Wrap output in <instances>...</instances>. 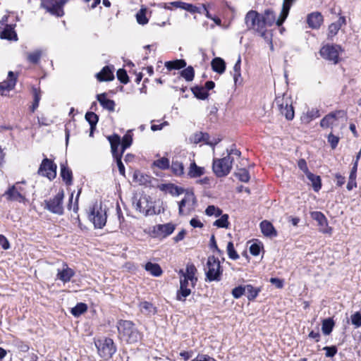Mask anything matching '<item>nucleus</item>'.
Masks as SVG:
<instances>
[{
    "label": "nucleus",
    "instance_id": "obj_1",
    "mask_svg": "<svg viewBox=\"0 0 361 361\" xmlns=\"http://www.w3.org/2000/svg\"><path fill=\"white\" fill-rule=\"evenodd\" d=\"M245 23L247 30H252L257 32L267 43L270 44L271 49H274L271 41V32L264 28L261 14L253 10L248 11L245 17Z\"/></svg>",
    "mask_w": 361,
    "mask_h": 361
},
{
    "label": "nucleus",
    "instance_id": "obj_2",
    "mask_svg": "<svg viewBox=\"0 0 361 361\" xmlns=\"http://www.w3.org/2000/svg\"><path fill=\"white\" fill-rule=\"evenodd\" d=\"M117 329L121 339L128 343H137L142 338V334L135 328L134 323L131 321H118Z\"/></svg>",
    "mask_w": 361,
    "mask_h": 361
},
{
    "label": "nucleus",
    "instance_id": "obj_3",
    "mask_svg": "<svg viewBox=\"0 0 361 361\" xmlns=\"http://www.w3.org/2000/svg\"><path fill=\"white\" fill-rule=\"evenodd\" d=\"M197 199L192 190H185L183 198L178 202V214L188 216L195 210Z\"/></svg>",
    "mask_w": 361,
    "mask_h": 361
},
{
    "label": "nucleus",
    "instance_id": "obj_4",
    "mask_svg": "<svg viewBox=\"0 0 361 361\" xmlns=\"http://www.w3.org/2000/svg\"><path fill=\"white\" fill-rule=\"evenodd\" d=\"M88 219L97 228H103L106 222V210L102 208V204L95 202L90 209Z\"/></svg>",
    "mask_w": 361,
    "mask_h": 361
},
{
    "label": "nucleus",
    "instance_id": "obj_5",
    "mask_svg": "<svg viewBox=\"0 0 361 361\" xmlns=\"http://www.w3.org/2000/svg\"><path fill=\"white\" fill-rule=\"evenodd\" d=\"M274 105L287 120L291 121L293 119L295 113L290 97L286 94L277 96L274 100Z\"/></svg>",
    "mask_w": 361,
    "mask_h": 361
},
{
    "label": "nucleus",
    "instance_id": "obj_6",
    "mask_svg": "<svg viewBox=\"0 0 361 361\" xmlns=\"http://www.w3.org/2000/svg\"><path fill=\"white\" fill-rule=\"evenodd\" d=\"M234 158L225 157L221 159H214L213 161V171L217 177H224L231 171Z\"/></svg>",
    "mask_w": 361,
    "mask_h": 361
},
{
    "label": "nucleus",
    "instance_id": "obj_7",
    "mask_svg": "<svg viewBox=\"0 0 361 361\" xmlns=\"http://www.w3.org/2000/svg\"><path fill=\"white\" fill-rule=\"evenodd\" d=\"M207 268L206 276L208 281H220L222 270L218 258L214 256H209L207 262Z\"/></svg>",
    "mask_w": 361,
    "mask_h": 361
},
{
    "label": "nucleus",
    "instance_id": "obj_8",
    "mask_svg": "<svg viewBox=\"0 0 361 361\" xmlns=\"http://www.w3.org/2000/svg\"><path fill=\"white\" fill-rule=\"evenodd\" d=\"M69 0H40L41 7L52 16L62 17L64 15L63 6Z\"/></svg>",
    "mask_w": 361,
    "mask_h": 361
},
{
    "label": "nucleus",
    "instance_id": "obj_9",
    "mask_svg": "<svg viewBox=\"0 0 361 361\" xmlns=\"http://www.w3.org/2000/svg\"><path fill=\"white\" fill-rule=\"evenodd\" d=\"M63 191H59L53 198L44 201V209L53 214L62 215L63 214Z\"/></svg>",
    "mask_w": 361,
    "mask_h": 361
},
{
    "label": "nucleus",
    "instance_id": "obj_10",
    "mask_svg": "<svg viewBox=\"0 0 361 361\" xmlns=\"http://www.w3.org/2000/svg\"><path fill=\"white\" fill-rule=\"evenodd\" d=\"M99 355L104 360L109 359L116 353V348L111 338L99 340L95 343Z\"/></svg>",
    "mask_w": 361,
    "mask_h": 361
},
{
    "label": "nucleus",
    "instance_id": "obj_11",
    "mask_svg": "<svg viewBox=\"0 0 361 361\" xmlns=\"http://www.w3.org/2000/svg\"><path fill=\"white\" fill-rule=\"evenodd\" d=\"M133 204L135 209L140 213L144 214L145 216L153 215L155 214L154 208L152 207V203L148 201L146 196L133 197Z\"/></svg>",
    "mask_w": 361,
    "mask_h": 361
},
{
    "label": "nucleus",
    "instance_id": "obj_12",
    "mask_svg": "<svg viewBox=\"0 0 361 361\" xmlns=\"http://www.w3.org/2000/svg\"><path fill=\"white\" fill-rule=\"evenodd\" d=\"M37 173L42 176L52 180L56 176V165L51 160L45 158L42 160Z\"/></svg>",
    "mask_w": 361,
    "mask_h": 361
},
{
    "label": "nucleus",
    "instance_id": "obj_13",
    "mask_svg": "<svg viewBox=\"0 0 361 361\" xmlns=\"http://www.w3.org/2000/svg\"><path fill=\"white\" fill-rule=\"evenodd\" d=\"M345 118V113L343 111L332 112L325 116L320 121V126L323 128H331L338 125L339 118Z\"/></svg>",
    "mask_w": 361,
    "mask_h": 361
},
{
    "label": "nucleus",
    "instance_id": "obj_14",
    "mask_svg": "<svg viewBox=\"0 0 361 361\" xmlns=\"http://www.w3.org/2000/svg\"><path fill=\"white\" fill-rule=\"evenodd\" d=\"M341 47L338 45H326L320 50L321 56L329 61L337 63L338 61L339 51Z\"/></svg>",
    "mask_w": 361,
    "mask_h": 361
},
{
    "label": "nucleus",
    "instance_id": "obj_15",
    "mask_svg": "<svg viewBox=\"0 0 361 361\" xmlns=\"http://www.w3.org/2000/svg\"><path fill=\"white\" fill-rule=\"evenodd\" d=\"M191 287L190 279L180 276V288L176 293V300L185 302L186 298L191 294Z\"/></svg>",
    "mask_w": 361,
    "mask_h": 361
},
{
    "label": "nucleus",
    "instance_id": "obj_16",
    "mask_svg": "<svg viewBox=\"0 0 361 361\" xmlns=\"http://www.w3.org/2000/svg\"><path fill=\"white\" fill-rule=\"evenodd\" d=\"M16 80L13 72L9 71L7 80L0 82V94L5 95L6 92L13 90L16 84Z\"/></svg>",
    "mask_w": 361,
    "mask_h": 361
},
{
    "label": "nucleus",
    "instance_id": "obj_17",
    "mask_svg": "<svg viewBox=\"0 0 361 361\" xmlns=\"http://www.w3.org/2000/svg\"><path fill=\"white\" fill-rule=\"evenodd\" d=\"M4 195L6 196L7 200L10 201L24 202L25 200V194H21V192L18 190V184L10 187L7 191L5 192Z\"/></svg>",
    "mask_w": 361,
    "mask_h": 361
},
{
    "label": "nucleus",
    "instance_id": "obj_18",
    "mask_svg": "<svg viewBox=\"0 0 361 361\" xmlns=\"http://www.w3.org/2000/svg\"><path fill=\"white\" fill-rule=\"evenodd\" d=\"M197 269L192 264H188L185 268V271L180 269L178 274L180 277H183L190 279L192 287H194L197 279L195 277V272Z\"/></svg>",
    "mask_w": 361,
    "mask_h": 361
},
{
    "label": "nucleus",
    "instance_id": "obj_19",
    "mask_svg": "<svg viewBox=\"0 0 361 361\" xmlns=\"http://www.w3.org/2000/svg\"><path fill=\"white\" fill-rule=\"evenodd\" d=\"M74 275L73 269L68 267L66 264H63L62 269H58L57 270L56 279L66 283L69 282Z\"/></svg>",
    "mask_w": 361,
    "mask_h": 361
},
{
    "label": "nucleus",
    "instance_id": "obj_20",
    "mask_svg": "<svg viewBox=\"0 0 361 361\" xmlns=\"http://www.w3.org/2000/svg\"><path fill=\"white\" fill-rule=\"evenodd\" d=\"M323 22V16L320 13H312L307 16V23L310 27L317 29Z\"/></svg>",
    "mask_w": 361,
    "mask_h": 361
},
{
    "label": "nucleus",
    "instance_id": "obj_21",
    "mask_svg": "<svg viewBox=\"0 0 361 361\" xmlns=\"http://www.w3.org/2000/svg\"><path fill=\"white\" fill-rule=\"evenodd\" d=\"M114 68L106 66L100 72L97 73L96 77L99 81H111L114 80Z\"/></svg>",
    "mask_w": 361,
    "mask_h": 361
},
{
    "label": "nucleus",
    "instance_id": "obj_22",
    "mask_svg": "<svg viewBox=\"0 0 361 361\" xmlns=\"http://www.w3.org/2000/svg\"><path fill=\"white\" fill-rule=\"evenodd\" d=\"M159 188L161 191L169 193L173 196H178L185 192L184 189L179 188L173 183L161 184L159 186Z\"/></svg>",
    "mask_w": 361,
    "mask_h": 361
},
{
    "label": "nucleus",
    "instance_id": "obj_23",
    "mask_svg": "<svg viewBox=\"0 0 361 361\" xmlns=\"http://www.w3.org/2000/svg\"><path fill=\"white\" fill-rule=\"evenodd\" d=\"M15 25L6 24L4 30L1 32L0 37L1 39L8 40L17 41L18 36L14 30Z\"/></svg>",
    "mask_w": 361,
    "mask_h": 361
},
{
    "label": "nucleus",
    "instance_id": "obj_24",
    "mask_svg": "<svg viewBox=\"0 0 361 361\" xmlns=\"http://www.w3.org/2000/svg\"><path fill=\"white\" fill-rule=\"evenodd\" d=\"M293 1L294 0H283V7L280 16L276 21L278 26L281 25L285 21Z\"/></svg>",
    "mask_w": 361,
    "mask_h": 361
},
{
    "label": "nucleus",
    "instance_id": "obj_25",
    "mask_svg": "<svg viewBox=\"0 0 361 361\" xmlns=\"http://www.w3.org/2000/svg\"><path fill=\"white\" fill-rule=\"evenodd\" d=\"M97 99L102 107L110 111H114L115 109V102L114 100L109 99L106 97L105 93L97 94Z\"/></svg>",
    "mask_w": 361,
    "mask_h": 361
},
{
    "label": "nucleus",
    "instance_id": "obj_26",
    "mask_svg": "<svg viewBox=\"0 0 361 361\" xmlns=\"http://www.w3.org/2000/svg\"><path fill=\"white\" fill-rule=\"evenodd\" d=\"M108 140L111 145V153L113 157H116L118 155H122L121 152L119 153L118 151V147L121 146V137L119 135L114 134L113 135L109 136Z\"/></svg>",
    "mask_w": 361,
    "mask_h": 361
},
{
    "label": "nucleus",
    "instance_id": "obj_27",
    "mask_svg": "<svg viewBox=\"0 0 361 361\" xmlns=\"http://www.w3.org/2000/svg\"><path fill=\"white\" fill-rule=\"evenodd\" d=\"M262 233L267 237H275L277 235L276 231L272 224L267 221H263L260 223Z\"/></svg>",
    "mask_w": 361,
    "mask_h": 361
},
{
    "label": "nucleus",
    "instance_id": "obj_28",
    "mask_svg": "<svg viewBox=\"0 0 361 361\" xmlns=\"http://www.w3.org/2000/svg\"><path fill=\"white\" fill-rule=\"evenodd\" d=\"M320 116L319 111L317 109H308L306 113H303L300 117L302 123L307 124L313 119Z\"/></svg>",
    "mask_w": 361,
    "mask_h": 361
},
{
    "label": "nucleus",
    "instance_id": "obj_29",
    "mask_svg": "<svg viewBox=\"0 0 361 361\" xmlns=\"http://www.w3.org/2000/svg\"><path fill=\"white\" fill-rule=\"evenodd\" d=\"M345 23L346 20L344 16H341L336 22L332 23L329 26V37L335 36L341 29V26L345 25Z\"/></svg>",
    "mask_w": 361,
    "mask_h": 361
},
{
    "label": "nucleus",
    "instance_id": "obj_30",
    "mask_svg": "<svg viewBox=\"0 0 361 361\" xmlns=\"http://www.w3.org/2000/svg\"><path fill=\"white\" fill-rule=\"evenodd\" d=\"M261 16L265 29L268 26H271L276 20L275 13L271 10H266L263 14H261Z\"/></svg>",
    "mask_w": 361,
    "mask_h": 361
},
{
    "label": "nucleus",
    "instance_id": "obj_31",
    "mask_svg": "<svg viewBox=\"0 0 361 361\" xmlns=\"http://www.w3.org/2000/svg\"><path fill=\"white\" fill-rule=\"evenodd\" d=\"M186 61L184 59H176L165 62V67L168 71L180 70L186 66Z\"/></svg>",
    "mask_w": 361,
    "mask_h": 361
},
{
    "label": "nucleus",
    "instance_id": "obj_32",
    "mask_svg": "<svg viewBox=\"0 0 361 361\" xmlns=\"http://www.w3.org/2000/svg\"><path fill=\"white\" fill-rule=\"evenodd\" d=\"M212 70L219 74L224 73L226 70L225 61L219 57L214 58L211 63Z\"/></svg>",
    "mask_w": 361,
    "mask_h": 361
},
{
    "label": "nucleus",
    "instance_id": "obj_33",
    "mask_svg": "<svg viewBox=\"0 0 361 361\" xmlns=\"http://www.w3.org/2000/svg\"><path fill=\"white\" fill-rule=\"evenodd\" d=\"M157 232L161 234L164 237L171 235L175 230V225L171 223L165 224H159L157 226Z\"/></svg>",
    "mask_w": 361,
    "mask_h": 361
},
{
    "label": "nucleus",
    "instance_id": "obj_34",
    "mask_svg": "<svg viewBox=\"0 0 361 361\" xmlns=\"http://www.w3.org/2000/svg\"><path fill=\"white\" fill-rule=\"evenodd\" d=\"M61 176L66 185H71L72 183V171L64 164H61Z\"/></svg>",
    "mask_w": 361,
    "mask_h": 361
},
{
    "label": "nucleus",
    "instance_id": "obj_35",
    "mask_svg": "<svg viewBox=\"0 0 361 361\" xmlns=\"http://www.w3.org/2000/svg\"><path fill=\"white\" fill-rule=\"evenodd\" d=\"M145 269L154 276L157 277L161 276L162 274V269L161 267L156 263L149 262L145 264Z\"/></svg>",
    "mask_w": 361,
    "mask_h": 361
},
{
    "label": "nucleus",
    "instance_id": "obj_36",
    "mask_svg": "<svg viewBox=\"0 0 361 361\" xmlns=\"http://www.w3.org/2000/svg\"><path fill=\"white\" fill-rule=\"evenodd\" d=\"M306 176L307 179L311 182L314 190L318 192L322 187L320 177L313 174L311 172H308Z\"/></svg>",
    "mask_w": 361,
    "mask_h": 361
},
{
    "label": "nucleus",
    "instance_id": "obj_37",
    "mask_svg": "<svg viewBox=\"0 0 361 361\" xmlns=\"http://www.w3.org/2000/svg\"><path fill=\"white\" fill-rule=\"evenodd\" d=\"M204 172V168L197 166L195 162H192L190 164L188 175L190 178H197L201 176Z\"/></svg>",
    "mask_w": 361,
    "mask_h": 361
},
{
    "label": "nucleus",
    "instance_id": "obj_38",
    "mask_svg": "<svg viewBox=\"0 0 361 361\" xmlns=\"http://www.w3.org/2000/svg\"><path fill=\"white\" fill-rule=\"evenodd\" d=\"M180 76L185 80L187 82H191L193 80L195 77V70L192 66H189L180 71Z\"/></svg>",
    "mask_w": 361,
    "mask_h": 361
},
{
    "label": "nucleus",
    "instance_id": "obj_39",
    "mask_svg": "<svg viewBox=\"0 0 361 361\" xmlns=\"http://www.w3.org/2000/svg\"><path fill=\"white\" fill-rule=\"evenodd\" d=\"M139 308L142 313L145 314H151L155 313V307L153 305L147 301L141 302L139 304Z\"/></svg>",
    "mask_w": 361,
    "mask_h": 361
},
{
    "label": "nucleus",
    "instance_id": "obj_40",
    "mask_svg": "<svg viewBox=\"0 0 361 361\" xmlns=\"http://www.w3.org/2000/svg\"><path fill=\"white\" fill-rule=\"evenodd\" d=\"M191 90L194 95L200 99L204 100L207 99L209 96L207 90H205V88L202 86H195L191 89Z\"/></svg>",
    "mask_w": 361,
    "mask_h": 361
},
{
    "label": "nucleus",
    "instance_id": "obj_41",
    "mask_svg": "<svg viewBox=\"0 0 361 361\" xmlns=\"http://www.w3.org/2000/svg\"><path fill=\"white\" fill-rule=\"evenodd\" d=\"M260 291V288H255L250 284L245 286V294L247 295V298L249 300H254Z\"/></svg>",
    "mask_w": 361,
    "mask_h": 361
},
{
    "label": "nucleus",
    "instance_id": "obj_42",
    "mask_svg": "<svg viewBox=\"0 0 361 361\" xmlns=\"http://www.w3.org/2000/svg\"><path fill=\"white\" fill-rule=\"evenodd\" d=\"M334 322L331 318L325 319L322 322V330L324 334L329 335L334 328Z\"/></svg>",
    "mask_w": 361,
    "mask_h": 361
},
{
    "label": "nucleus",
    "instance_id": "obj_43",
    "mask_svg": "<svg viewBox=\"0 0 361 361\" xmlns=\"http://www.w3.org/2000/svg\"><path fill=\"white\" fill-rule=\"evenodd\" d=\"M207 138H208V134L202 132H198L192 135L190 137V141L194 144H198L200 142H204L206 144Z\"/></svg>",
    "mask_w": 361,
    "mask_h": 361
},
{
    "label": "nucleus",
    "instance_id": "obj_44",
    "mask_svg": "<svg viewBox=\"0 0 361 361\" xmlns=\"http://www.w3.org/2000/svg\"><path fill=\"white\" fill-rule=\"evenodd\" d=\"M146 13L147 8L145 7H142L136 13V20L140 25H144L148 23L149 20L146 16Z\"/></svg>",
    "mask_w": 361,
    "mask_h": 361
},
{
    "label": "nucleus",
    "instance_id": "obj_45",
    "mask_svg": "<svg viewBox=\"0 0 361 361\" xmlns=\"http://www.w3.org/2000/svg\"><path fill=\"white\" fill-rule=\"evenodd\" d=\"M312 217L317 221L322 227L327 226V219L326 216L320 212H314L312 213Z\"/></svg>",
    "mask_w": 361,
    "mask_h": 361
},
{
    "label": "nucleus",
    "instance_id": "obj_46",
    "mask_svg": "<svg viewBox=\"0 0 361 361\" xmlns=\"http://www.w3.org/2000/svg\"><path fill=\"white\" fill-rule=\"evenodd\" d=\"M172 172L176 176H181L184 173V166L183 163L178 160H173L171 164Z\"/></svg>",
    "mask_w": 361,
    "mask_h": 361
},
{
    "label": "nucleus",
    "instance_id": "obj_47",
    "mask_svg": "<svg viewBox=\"0 0 361 361\" xmlns=\"http://www.w3.org/2000/svg\"><path fill=\"white\" fill-rule=\"evenodd\" d=\"M214 226L218 228H227L229 225L228 222V214H222L220 216V218L216 219L214 224Z\"/></svg>",
    "mask_w": 361,
    "mask_h": 361
},
{
    "label": "nucleus",
    "instance_id": "obj_48",
    "mask_svg": "<svg viewBox=\"0 0 361 361\" xmlns=\"http://www.w3.org/2000/svg\"><path fill=\"white\" fill-rule=\"evenodd\" d=\"M87 305L83 302L78 303L74 307L71 309V314L75 317H79L87 311Z\"/></svg>",
    "mask_w": 361,
    "mask_h": 361
},
{
    "label": "nucleus",
    "instance_id": "obj_49",
    "mask_svg": "<svg viewBox=\"0 0 361 361\" xmlns=\"http://www.w3.org/2000/svg\"><path fill=\"white\" fill-rule=\"evenodd\" d=\"M235 176L240 180L241 182L247 183L250 180V174L247 169H238V171L235 173Z\"/></svg>",
    "mask_w": 361,
    "mask_h": 361
},
{
    "label": "nucleus",
    "instance_id": "obj_50",
    "mask_svg": "<svg viewBox=\"0 0 361 361\" xmlns=\"http://www.w3.org/2000/svg\"><path fill=\"white\" fill-rule=\"evenodd\" d=\"M153 166H154L161 170L168 169L170 166L169 159L166 157H162L161 159L155 160L153 162Z\"/></svg>",
    "mask_w": 361,
    "mask_h": 361
},
{
    "label": "nucleus",
    "instance_id": "obj_51",
    "mask_svg": "<svg viewBox=\"0 0 361 361\" xmlns=\"http://www.w3.org/2000/svg\"><path fill=\"white\" fill-rule=\"evenodd\" d=\"M121 154H123L124 152V151L131 145V144L133 142L132 135L129 133H127L123 137L122 140H121Z\"/></svg>",
    "mask_w": 361,
    "mask_h": 361
},
{
    "label": "nucleus",
    "instance_id": "obj_52",
    "mask_svg": "<svg viewBox=\"0 0 361 361\" xmlns=\"http://www.w3.org/2000/svg\"><path fill=\"white\" fill-rule=\"evenodd\" d=\"M85 119L89 123L90 127H96L99 117L94 112L88 111L85 114Z\"/></svg>",
    "mask_w": 361,
    "mask_h": 361
},
{
    "label": "nucleus",
    "instance_id": "obj_53",
    "mask_svg": "<svg viewBox=\"0 0 361 361\" xmlns=\"http://www.w3.org/2000/svg\"><path fill=\"white\" fill-rule=\"evenodd\" d=\"M205 214L207 216H214L216 217L220 216L222 214V210L214 205H209L205 210Z\"/></svg>",
    "mask_w": 361,
    "mask_h": 361
},
{
    "label": "nucleus",
    "instance_id": "obj_54",
    "mask_svg": "<svg viewBox=\"0 0 361 361\" xmlns=\"http://www.w3.org/2000/svg\"><path fill=\"white\" fill-rule=\"evenodd\" d=\"M42 56L41 50H35L27 54V61L32 63H37Z\"/></svg>",
    "mask_w": 361,
    "mask_h": 361
},
{
    "label": "nucleus",
    "instance_id": "obj_55",
    "mask_svg": "<svg viewBox=\"0 0 361 361\" xmlns=\"http://www.w3.org/2000/svg\"><path fill=\"white\" fill-rule=\"evenodd\" d=\"M118 80L123 84H127L129 82V78L127 72L123 68H120L116 73Z\"/></svg>",
    "mask_w": 361,
    "mask_h": 361
},
{
    "label": "nucleus",
    "instance_id": "obj_56",
    "mask_svg": "<svg viewBox=\"0 0 361 361\" xmlns=\"http://www.w3.org/2000/svg\"><path fill=\"white\" fill-rule=\"evenodd\" d=\"M227 252L229 258L231 259H237L239 258V255L235 250L233 242H228L227 245Z\"/></svg>",
    "mask_w": 361,
    "mask_h": 361
},
{
    "label": "nucleus",
    "instance_id": "obj_57",
    "mask_svg": "<svg viewBox=\"0 0 361 361\" xmlns=\"http://www.w3.org/2000/svg\"><path fill=\"white\" fill-rule=\"evenodd\" d=\"M351 323L355 328L361 326V313L356 312L350 316Z\"/></svg>",
    "mask_w": 361,
    "mask_h": 361
},
{
    "label": "nucleus",
    "instance_id": "obj_58",
    "mask_svg": "<svg viewBox=\"0 0 361 361\" xmlns=\"http://www.w3.org/2000/svg\"><path fill=\"white\" fill-rule=\"evenodd\" d=\"M244 294H245V286H239L232 290V295L235 299L240 298Z\"/></svg>",
    "mask_w": 361,
    "mask_h": 361
},
{
    "label": "nucleus",
    "instance_id": "obj_59",
    "mask_svg": "<svg viewBox=\"0 0 361 361\" xmlns=\"http://www.w3.org/2000/svg\"><path fill=\"white\" fill-rule=\"evenodd\" d=\"M327 140H328L329 143L331 145V147L332 149H335L338 144L339 137L337 135H335L332 133H330L327 137Z\"/></svg>",
    "mask_w": 361,
    "mask_h": 361
},
{
    "label": "nucleus",
    "instance_id": "obj_60",
    "mask_svg": "<svg viewBox=\"0 0 361 361\" xmlns=\"http://www.w3.org/2000/svg\"><path fill=\"white\" fill-rule=\"evenodd\" d=\"M184 10L190 12V13H202L201 8L188 3H185Z\"/></svg>",
    "mask_w": 361,
    "mask_h": 361
},
{
    "label": "nucleus",
    "instance_id": "obj_61",
    "mask_svg": "<svg viewBox=\"0 0 361 361\" xmlns=\"http://www.w3.org/2000/svg\"><path fill=\"white\" fill-rule=\"evenodd\" d=\"M323 350L326 351V357H333L338 351L336 345L325 346Z\"/></svg>",
    "mask_w": 361,
    "mask_h": 361
},
{
    "label": "nucleus",
    "instance_id": "obj_62",
    "mask_svg": "<svg viewBox=\"0 0 361 361\" xmlns=\"http://www.w3.org/2000/svg\"><path fill=\"white\" fill-rule=\"evenodd\" d=\"M226 152H227L226 157H230V158H233V156L240 157L241 155V152L235 147L234 145H233L230 149H227Z\"/></svg>",
    "mask_w": 361,
    "mask_h": 361
},
{
    "label": "nucleus",
    "instance_id": "obj_63",
    "mask_svg": "<svg viewBox=\"0 0 361 361\" xmlns=\"http://www.w3.org/2000/svg\"><path fill=\"white\" fill-rule=\"evenodd\" d=\"M298 166L299 169L305 173V174L307 176L308 172H310L308 169L307 162L305 159H301L298 162Z\"/></svg>",
    "mask_w": 361,
    "mask_h": 361
},
{
    "label": "nucleus",
    "instance_id": "obj_64",
    "mask_svg": "<svg viewBox=\"0 0 361 361\" xmlns=\"http://www.w3.org/2000/svg\"><path fill=\"white\" fill-rule=\"evenodd\" d=\"M32 92L33 94V101L39 103L42 96L41 90L39 88L32 87Z\"/></svg>",
    "mask_w": 361,
    "mask_h": 361
}]
</instances>
